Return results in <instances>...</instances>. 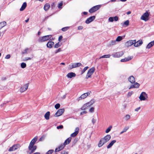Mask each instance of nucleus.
<instances>
[{
    "mask_svg": "<svg viewBox=\"0 0 154 154\" xmlns=\"http://www.w3.org/2000/svg\"><path fill=\"white\" fill-rule=\"evenodd\" d=\"M111 136L110 135L107 134L100 139L98 144V146L100 147L104 144L108 142L110 140Z\"/></svg>",
    "mask_w": 154,
    "mask_h": 154,
    "instance_id": "nucleus-1",
    "label": "nucleus"
},
{
    "mask_svg": "<svg viewBox=\"0 0 154 154\" xmlns=\"http://www.w3.org/2000/svg\"><path fill=\"white\" fill-rule=\"evenodd\" d=\"M95 71V69L94 67L90 69L87 73L85 78L88 79V78H91V75L93 74Z\"/></svg>",
    "mask_w": 154,
    "mask_h": 154,
    "instance_id": "nucleus-2",
    "label": "nucleus"
},
{
    "mask_svg": "<svg viewBox=\"0 0 154 154\" xmlns=\"http://www.w3.org/2000/svg\"><path fill=\"white\" fill-rule=\"evenodd\" d=\"M51 37V35L44 36L39 38L38 39V42H42L49 40Z\"/></svg>",
    "mask_w": 154,
    "mask_h": 154,
    "instance_id": "nucleus-3",
    "label": "nucleus"
},
{
    "mask_svg": "<svg viewBox=\"0 0 154 154\" xmlns=\"http://www.w3.org/2000/svg\"><path fill=\"white\" fill-rule=\"evenodd\" d=\"M147 94L144 92H142L140 94L139 98L141 101H144L148 98Z\"/></svg>",
    "mask_w": 154,
    "mask_h": 154,
    "instance_id": "nucleus-4",
    "label": "nucleus"
},
{
    "mask_svg": "<svg viewBox=\"0 0 154 154\" xmlns=\"http://www.w3.org/2000/svg\"><path fill=\"white\" fill-rule=\"evenodd\" d=\"M149 16V13L147 11H146L141 16L140 19L145 21H146L149 20L148 17Z\"/></svg>",
    "mask_w": 154,
    "mask_h": 154,
    "instance_id": "nucleus-5",
    "label": "nucleus"
},
{
    "mask_svg": "<svg viewBox=\"0 0 154 154\" xmlns=\"http://www.w3.org/2000/svg\"><path fill=\"white\" fill-rule=\"evenodd\" d=\"M124 54L123 51H120L114 53L112 56L114 57H122Z\"/></svg>",
    "mask_w": 154,
    "mask_h": 154,
    "instance_id": "nucleus-6",
    "label": "nucleus"
},
{
    "mask_svg": "<svg viewBox=\"0 0 154 154\" xmlns=\"http://www.w3.org/2000/svg\"><path fill=\"white\" fill-rule=\"evenodd\" d=\"M82 65V64L80 63H73L69 66V69H71L73 68H76Z\"/></svg>",
    "mask_w": 154,
    "mask_h": 154,
    "instance_id": "nucleus-7",
    "label": "nucleus"
},
{
    "mask_svg": "<svg viewBox=\"0 0 154 154\" xmlns=\"http://www.w3.org/2000/svg\"><path fill=\"white\" fill-rule=\"evenodd\" d=\"M101 5H97L94 6L89 10L90 13H92L98 10L101 7Z\"/></svg>",
    "mask_w": 154,
    "mask_h": 154,
    "instance_id": "nucleus-8",
    "label": "nucleus"
},
{
    "mask_svg": "<svg viewBox=\"0 0 154 154\" xmlns=\"http://www.w3.org/2000/svg\"><path fill=\"white\" fill-rule=\"evenodd\" d=\"M136 41V40H129L125 43V45L127 47H130L134 44Z\"/></svg>",
    "mask_w": 154,
    "mask_h": 154,
    "instance_id": "nucleus-9",
    "label": "nucleus"
},
{
    "mask_svg": "<svg viewBox=\"0 0 154 154\" xmlns=\"http://www.w3.org/2000/svg\"><path fill=\"white\" fill-rule=\"evenodd\" d=\"M64 110H65L64 109H58L55 114L54 116L55 117H58L61 115L64 112Z\"/></svg>",
    "mask_w": 154,
    "mask_h": 154,
    "instance_id": "nucleus-10",
    "label": "nucleus"
},
{
    "mask_svg": "<svg viewBox=\"0 0 154 154\" xmlns=\"http://www.w3.org/2000/svg\"><path fill=\"white\" fill-rule=\"evenodd\" d=\"M20 147V144H17L16 145H14L12 147H10L9 149V151H14L18 148H19Z\"/></svg>",
    "mask_w": 154,
    "mask_h": 154,
    "instance_id": "nucleus-11",
    "label": "nucleus"
},
{
    "mask_svg": "<svg viewBox=\"0 0 154 154\" xmlns=\"http://www.w3.org/2000/svg\"><path fill=\"white\" fill-rule=\"evenodd\" d=\"M89 94L90 93L88 92L84 93L78 98V100L79 101L84 99L86 98Z\"/></svg>",
    "mask_w": 154,
    "mask_h": 154,
    "instance_id": "nucleus-12",
    "label": "nucleus"
},
{
    "mask_svg": "<svg viewBox=\"0 0 154 154\" xmlns=\"http://www.w3.org/2000/svg\"><path fill=\"white\" fill-rule=\"evenodd\" d=\"M37 137L36 136L33 139H32L29 144L28 147L29 149L31 147V146H34L35 143L36 142L37 140Z\"/></svg>",
    "mask_w": 154,
    "mask_h": 154,
    "instance_id": "nucleus-13",
    "label": "nucleus"
},
{
    "mask_svg": "<svg viewBox=\"0 0 154 154\" xmlns=\"http://www.w3.org/2000/svg\"><path fill=\"white\" fill-rule=\"evenodd\" d=\"M28 84H26L22 86L20 89V91L21 92H23L26 91L28 88Z\"/></svg>",
    "mask_w": 154,
    "mask_h": 154,
    "instance_id": "nucleus-14",
    "label": "nucleus"
},
{
    "mask_svg": "<svg viewBox=\"0 0 154 154\" xmlns=\"http://www.w3.org/2000/svg\"><path fill=\"white\" fill-rule=\"evenodd\" d=\"M95 18V17L93 16L88 18L85 21V23L87 24H88L93 21Z\"/></svg>",
    "mask_w": 154,
    "mask_h": 154,
    "instance_id": "nucleus-15",
    "label": "nucleus"
},
{
    "mask_svg": "<svg viewBox=\"0 0 154 154\" xmlns=\"http://www.w3.org/2000/svg\"><path fill=\"white\" fill-rule=\"evenodd\" d=\"M79 130V128L78 127H76L75 128V131L70 136L72 137H75L78 134Z\"/></svg>",
    "mask_w": 154,
    "mask_h": 154,
    "instance_id": "nucleus-16",
    "label": "nucleus"
},
{
    "mask_svg": "<svg viewBox=\"0 0 154 154\" xmlns=\"http://www.w3.org/2000/svg\"><path fill=\"white\" fill-rule=\"evenodd\" d=\"M133 58V57L132 56H128L127 57H125V58L122 59L121 60V62H124L128 61L130 60H131Z\"/></svg>",
    "mask_w": 154,
    "mask_h": 154,
    "instance_id": "nucleus-17",
    "label": "nucleus"
},
{
    "mask_svg": "<svg viewBox=\"0 0 154 154\" xmlns=\"http://www.w3.org/2000/svg\"><path fill=\"white\" fill-rule=\"evenodd\" d=\"M140 85L139 83L136 82L134 84L131 85L129 88V89H131L133 88H139Z\"/></svg>",
    "mask_w": 154,
    "mask_h": 154,
    "instance_id": "nucleus-18",
    "label": "nucleus"
},
{
    "mask_svg": "<svg viewBox=\"0 0 154 154\" xmlns=\"http://www.w3.org/2000/svg\"><path fill=\"white\" fill-rule=\"evenodd\" d=\"M65 145L63 144H61L55 150V152H59L63 149Z\"/></svg>",
    "mask_w": 154,
    "mask_h": 154,
    "instance_id": "nucleus-19",
    "label": "nucleus"
},
{
    "mask_svg": "<svg viewBox=\"0 0 154 154\" xmlns=\"http://www.w3.org/2000/svg\"><path fill=\"white\" fill-rule=\"evenodd\" d=\"M143 44V42L142 40H140L137 42L136 41L134 43V46L135 47H137L140 46Z\"/></svg>",
    "mask_w": 154,
    "mask_h": 154,
    "instance_id": "nucleus-20",
    "label": "nucleus"
},
{
    "mask_svg": "<svg viewBox=\"0 0 154 154\" xmlns=\"http://www.w3.org/2000/svg\"><path fill=\"white\" fill-rule=\"evenodd\" d=\"M76 76V74L75 73L73 72H69L67 74L66 76L68 78H71L73 77Z\"/></svg>",
    "mask_w": 154,
    "mask_h": 154,
    "instance_id": "nucleus-21",
    "label": "nucleus"
},
{
    "mask_svg": "<svg viewBox=\"0 0 154 154\" xmlns=\"http://www.w3.org/2000/svg\"><path fill=\"white\" fill-rule=\"evenodd\" d=\"M128 80L131 83L133 84L135 82V79L134 77L133 76H130L128 78Z\"/></svg>",
    "mask_w": 154,
    "mask_h": 154,
    "instance_id": "nucleus-22",
    "label": "nucleus"
},
{
    "mask_svg": "<svg viewBox=\"0 0 154 154\" xmlns=\"http://www.w3.org/2000/svg\"><path fill=\"white\" fill-rule=\"evenodd\" d=\"M90 106L89 105V104L88 103H87L85 104H84L83 106L81 108V109L82 110H85L86 109H87Z\"/></svg>",
    "mask_w": 154,
    "mask_h": 154,
    "instance_id": "nucleus-23",
    "label": "nucleus"
},
{
    "mask_svg": "<svg viewBox=\"0 0 154 154\" xmlns=\"http://www.w3.org/2000/svg\"><path fill=\"white\" fill-rule=\"evenodd\" d=\"M54 45V43L52 41H49L46 44V46L48 48H51L53 45Z\"/></svg>",
    "mask_w": 154,
    "mask_h": 154,
    "instance_id": "nucleus-24",
    "label": "nucleus"
},
{
    "mask_svg": "<svg viewBox=\"0 0 154 154\" xmlns=\"http://www.w3.org/2000/svg\"><path fill=\"white\" fill-rule=\"evenodd\" d=\"M36 146H31V147L29 149L30 151V152H29V153L31 154L34 152L36 149Z\"/></svg>",
    "mask_w": 154,
    "mask_h": 154,
    "instance_id": "nucleus-25",
    "label": "nucleus"
},
{
    "mask_svg": "<svg viewBox=\"0 0 154 154\" xmlns=\"http://www.w3.org/2000/svg\"><path fill=\"white\" fill-rule=\"evenodd\" d=\"M116 140H114L111 141L110 143L108 144V145L107 146V148L109 149L111 148L113 145L116 143Z\"/></svg>",
    "mask_w": 154,
    "mask_h": 154,
    "instance_id": "nucleus-26",
    "label": "nucleus"
},
{
    "mask_svg": "<svg viewBox=\"0 0 154 154\" xmlns=\"http://www.w3.org/2000/svg\"><path fill=\"white\" fill-rule=\"evenodd\" d=\"M27 6V4L26 3V2H24L23 3V4L22 5L20 9V11H23L26 8Z\"/></svg>",
    "mask_w": 154,
    "mask_h": 154,
    "instance_id": "nucleus-27",
    "label": "nucleus"
},
{
    "mask_svg": "<svg viewBox=\"0 0 154 154\" xmlns=\"http://www.w3.org/2000/svg\"><path fill=\"white\" fill-rule=\"evenodd\" d=\"M71 137L68 138L65 141L63 144L65 146L69 144L71 142Z\"/></svg>",
    "mask_w": 154,
    "mask_h": 154,
    "instance_id": "nucleus-28",
    "label": "nucleus"
},
{
    "mask_svg": "<svg viewBox=\"0 0 154 154\" xmlns=\"http://www.w3.org/2000/svg\"><path fill=\"white\" fill-rule=\"evenodd\" d=\"M129 21L128 20L125 21L123 23H121V25L123 27H126L128 26L129 25Z\"/></svg>",
    "mask_w": 154,
    "mask_h": 154,
    "instance_id": "nucleus-29",
    "label": "nucleus"
},
{
    "mask_svg": "<svg viewBox=\"0 0 154 154\" xmlns=\"http://www.w3.org/2000/svg\"><path fill=\"white\" fill-rule=\"evenodd\" d=\"M154 45V40L149 43L146 47L147 48L149 49Z\"/></svg>",
    "mask_w": 154,
    "mask_h": 154,
    "instance_id": "nucleus-30",
    "label": "nucleus"
},
{
    "mask_svg": "<svg viewBox=\"0 0 154 154\" xmlns=\"http://www.w3.org/2000/svg\"><path fill=\"white\" fill-rule=\"evenodd\" d=\"M50 115V112L49 111L47 112L45 115L44 117L46 120H48L49 119V116Z\"/></svg>",
    "mask_w": 154,
    "mask_h": 154,
    "instance_id": "nucleus-31",
    "label": "nucleus"
},
{
    "mask_svg": "<svg viewBox=\"0 0 154 154\" xmlns=\"http://www.w3.org/2000/svg\"><path fill=\"white\" fill-rule=\"evenodd\" d=\"M50 5L49 4L47 3L44 6V8L45 11H47L49 8Z\"/></svg>",
    "mask_w": 154,
    "mask_h": 154,
    "instance_id": "nucleus-32",
    "label": "nucleus"
},
{
    "mask_svg": "<svg viewBox=\"0 0 154 154\" xmlns=\"http://www.w3.org/2000/svg\"><path fill=\"white\" fill-rule=\"evenodd\" d=\"M6 24V22L4 21L0 23V29L2 27L5 26Z\"/></svg>",
    "mask_w": 154,
    "mask_h": 154,
    "instance_id": "nucleus-33",
    "label": "nucleus"
},
{
    "mask_svg": "<svg viewBox=\"0 0 154 154\" xmlns=\"http://www.w3.org/2000/svg\"><path fill=\"white\" fill-rule=\"evenodd\" d=\"M116 42L115 40H112L109 43V45H116Z\"/></svg>",
    "mask_w": 154,
    "mask_h": 154,
    "instance_id": "nucleus-34",
    "label": "nucleus"
},
{
    "mask_svg": "<svg viewBox=\"0 0 154 154\" xmlns=\"http://www.w3.org/2000/svg\"><path fill=\"white\" fill-rule=\"evenodd\" d=\"M111 55L110 54L105 55L102 56L100 57V59L101 58H109L110 57Z\"/></svg>",
    "mask_w": 154,
    "mask_h": 154,
    "instance_id": "nucleus-35",
    "label": "nucleus"
},
{
    "mask_svg": "<svg viewBox=\"0 0 154 154\" xmlns=\"http://www.w3.org/2000/svg\"><path fill=\"white\" fill-rule=\"evenodd\" d=\"M123 39V38L121 36H118L116 38V41L117 42H119Z\"/></svg>",
    "mask_w": 154,
    "mask_h": 154,
    "instance_id": "nucleus-36",
    "label": "nucleus"
},
{
    "mask_svg": "<svg viewBox=\"0 0 154 154\" xmlns=\"http://www.w3.org/2000/svg\"><path fill=\"white\" fill-rule=\"evenodd\" d=\"M112 126H110L109 127L107 128L105 132L106 133H108L111 130V129H112Z\"/></svg>",
    "mask_w": 154,
    "mask_h": 154,
    "instance_id": "nucleus-37",
    "label": "nucleus"
},
{
    "mask_svg": "<svg viewBox=\"0 0 154 154\" xmlns=\"http://www.w3.org/2000/svg\"><path fill=\"white\" fill-rule=\"evenodd\" d=\"M95 102V100L93 99L91 100L89 102H88L90 106L93 104Z\"/></svg>",
    "mask_w": 154,
    "mask_h": 154,
    "instance_id": "nucleus-38",
    "label": "nucleus"
},
{
    "mask_svg": "<svg viewBox=\"0 0 154 154\" xmlns=\"http://www.w3.org/2000/svg\"><path fill=\"white\" fill-rule=\"evenodd\" d=\"M131 116L129 115H126L125 117V119L126 120H128L130 119Z\"/></svg>",
    "mask_w": 154,
    "mask_h": 154,
    "instance_id": "nucleus-39",
    "label": "nucleus"
},
{
    "mask_svg": "<svg viewBox=\"0 0 154 154\" xmlns=\"http://www.w3.org/2000/svg\"><path fill=\"white\" fill-rule=\"evenodd\" d=\"M21 66L22 68H24L26 66V64L24 63H22L21 64Z\"/></svg>",
    "mask_w": 154,
    "mask_h": 154,
    "instance_id": "nucleus-40",
    "label": "nucleus"
},
{
    "mask_svg": "<svg viewBox=\"0 0 154 154\" xmlns=\"http://www.w3.org/2000/svg\"><path fill=\"white\" fill-rule=\"evenodd\" d=\"M61 45L60 44L59 42H58L55 44L54 47L55 48H57L59 47Z\"/></svg>",
    "mask_w": 154,
    "mask_h": 154,
    "instance_id": "nucleus-41",
    "label": "nucleus"
},
{
    "mask_svg": "<svg viewBox=\"0 0 154 154\" xmlns=\"http://www.w3.org/2000/svg\"><path fill=\"white\" fill-rule=\"evenodd\" d=\"M60 107V105L59 103H57L56 104L55 106L54 107L56 109H59Z\"/></svg>",
    "mask_w": 154,
    "mask_h": 154,
    "instance_id": "nucleus-42",
    "label": "nucleus"
},
{
    "mask_svg": "<svg viewBox=\"0 0 154 154\" xmlns=\"http://www.w3.org/2000/svg\"><path fill=\"white\" fill-rule=\"evenodd\" d=\"M94 108L93 107H91L89 109V112L91 113L93 112L94 111Z\"/></svg>",
    "mask_w": 154,
    "mask_h": 154,
    "instance_id": "nucleus-43",
    "label": "nucleus"
},
{
    "mask_svg": "<svg viewBox=\"0 0 154 154\" xmlns=\"http://www.w3.org/2000/svg\"><path fill=\"white\" fill-rule=\"evenodd\" d=\"M69 29V27H66L63 28L61 30L62 31L65 32V31H66Z\"/></svg>",
    "mask_w": 154,
    "mask_h": 154,
    "instance_id": "nucleus-44",
    "label": "nucleus"
},
{
    "mask_svg": "<svg viewBox=\"0 0 154 154\" xmlns=\"http://www.w3.org/2000/svg\"><path fill=\"white\" fill-rule=\"evenodd\" d=\"M54 152V150L53 149H51L49 150L46 154H52Z\"/></svg>",
    "mask_w": 154,
    "mask_h": 154,
    "instance_id": "nucleus-45",
    "label": "nucleus"
},
{
    "mask_svg": "<svg viewBox=\"0 0 154 154\" xmlns=\"http://www.w3.org/2000/svg\"><path fill=\"white\" fill-rule=\"evenodd\" d=\"M29 50V48H26L23 52V54H26L27 53V52Z\"/></svg>",
    "mask_w": 154,
    "mask_h": 154,
    "instance_id": "nucleus-46",
    "label": "nucleus"
},
{
    "mask_svg": "<svg viewBox=\"0 0 154 154\" xmlns=\"http://www.w3.org/2000/svg\"><path fill=\"white\" fill-rule=\"evenodd\" d=\"M88 68V66H86L85 67L82 72V73H83Z\"/></svg>",
    "mask_w": 154,
    "mask_h": 154,
    "instance_id": "nucleus-47",
    "label": "nucleus"
},
{
    "mask_svg": "<svg viewBox=\"0 0 154 154\" xmlns=\"http://www.w3.org/2000/svg\"><path fill=\"white\" fill-rule=\"evenodd\" d=\"M45 137V135L42 136L39 139V141H43L44 140Z\"/></svg>",
    "mask_w": 154,
    "mask_h": 154,
    "instance_id": "nucleus-48",
    "label": "nucleus"
},
{
    "mask_svg": "<svg viewBox=\"0 0 154 154\" xmlns=\"http://www.w3.org/2000/svg\"><path fill=\"white\" fill-rule=\"evenodd\" d=\"M133 94V91H130L128 92V94H127V96L128 97H130L132 94Z\"/></svg>",
    "mask_w": 154,
    "mask_h": 154,
    "instance_id": "nucleus-49",
    "label": "nucleus"
},
{
    "mask_svg": "<svg viewBox=\"0 0 154 154\" xmlns=\"http://www.w3.org/2000/svg\"><path fill=\"white\" fill-rule=\"evenodd\" d=\"M62 5L63 3L62 2H61L58 4V7L59 8H62Z\"/></svg>",
    "mask_w": 154,
    "mask_h": 154,
    "instance_id": "nucleus-50",
    "label": "nucleus"
},
{
    "mask_svg": "<svg viewBox=\"0 0 154 154\" xmlns=\"http://www.w3.org/2000/svg\"><path fill=\"white\" fill-rule=\"evenodd\" d=\"M128 128H124L123 130L120 132V134H122V133H123L125 132L128 130Z\"/></svg>",
    "mask_w": 154,
    "mask_h": 154,
    "instance_id": "nucleus-51",
    "label": "nucleus"
},
{
    "mask_svg": "<svg viewBox=\"0 0 154 154\" xmlns=\"http://www.w3.org/2000/svg\"><path fill=\"white\" fill-rule=\"evenodd\" d=\"M109 20L111 22H113L114 20L113 17H110L109 18Z\"/></svg>",
    "mask_w": 154,
    "mask_h": 154,
    "instance_id": "nucleus-52",
    "label": "nucleus"
},
{
    "mask_svg": "<svg viewBox=\"0 0 154 154\" xmlns=\"http://www.w3.org/2000/svg\"><path fill=\"white\" fill-rule=\"evenodd\" d=\"M63 128V126L62 125H60L57 126V129H62Z\"/></svg>",
    "mask_w": 154,
    "mask_h": 154,
    "instance_id": "nucleus-53",
    "label": "nucleus"
},
{
    "mask_svg": "<svg viewBox=\"0 0 154 154\" xmlns=\"http://www.w3.org/2000/svg\"><path fill=\"white\" fill-rule=\"evenodd\" d=\"M61 51H61V49L60 48H59L58 50H56L55 51V53L57 54V53L60 52Z\"/></svg>",
    "mask_w": 154,
    "mask_h": 154,
    "instance_id": "nucleus-54",
    "label": "nucleus"
},
{
    "mask_svg": "<svg viewBox=\"0 0 154 154\" xmlns=\"http://www.w3.org/2000/svg\"><path fill=\"white\" fill-rule=\"evenodd\" d=\"M114 18V20L115 21H117L118 20L119 18L117 16H115Z\"/></svg>",
    "mask_w": 154,
    "mask_h": 154,
    "instance_id": "nucleus-55",
    "label": "nucleus"
},
{
    "mask_svg": "<svg viewBox=\"0 0 154 154\" xmlns=\"http://www.w3.org/2000/svg\"><path fill=\"white\" fill-rule=\"evenodd\" d=\"M10 57L11 56L10 54H8L6 56L5 58L6 59H9L10 58Z\"/></svg>",
    "mask_w": 154,
    "mask_h": 154,
    "instance_id": "nucleus-56",
    "label": "nucleus"
},
{
    "mask_svg": "<svg viewBox=\"0 0 154 154\" xmlns=\"http://www.w3.org/2000/svg\"><path fill=\"white\" fill-rule=\"evenodd\" d=\"M87 113V112L86 111H84L83 112H82L80 113V115H82L84 114H85Z\"/></svg>",
    "mask_w": 154,
    "mask_h": 154,
    "instance_id": "nucleus-57",
    "label": "nucleus"
},
{
    "mask_svg": "<svg viewBox=\"0 0 154 154\" xmlns=\"http://www.w3.org/2000/svg\"><path fill=\"white\" fill-rule=\"evenodd\" d=\"M63 38V36L62 35L60 36L58 38V41H60Z\"/></svg>",
    "mask_w": 154,
    "mask_h": 154,
    "instance_id": "nucleus-58",
    "label": "nucleus"
},
{
    "mask_svg": "<svg viewBox=\"0 0 154 154\" xmlns=\"http://www.w3.org/2000/svg\"><path fill=\"white\" fill-rule=\"evenodd\" d=\"M140 109V107H138V108H136L135 109V111L138 112L139 111V110Z\"/></svg>",
    "mask_w": 154,
    "mask_h": 154,
    "instance_id": "nucleus-59",
    "label": "nucleus"
},
{
    "mask_svg": "<svg viewBox=\"0 0 154 154\" xmlns=\"http://www.w3.org/2000/svg\"><path fill=\"white\" fill-rule=\"evenodd\" d=\"M61 154H68V153L67 152L63 151L61 152Z\"/></svg>",
    "mask_w": 154,
    "mask_h": 154,
    "instance_id": "nucleus-60",
    "label": "nucleus"
},
{
    "mask_svg": "<svg viewBox=\"0 0 154 154\" xmlns=\"http://www.w3.org/2000/svg\"><path fill=\"white\" fill-rule=\"evenodd\" d=\"M83 28V27L82 26H79L78 27V30H81V29H82Z\"/></svg>",
    "mask_w": 154,
    "mask_h": 154,
    "instance_id": "nucleus-61",
    "label": "nucleus"
},
{
    "mask_svg": "<svg viewBox=\"0 0 154 154\" xmlns=\"http://www.w3.org/2000/svg\"><path fill=\"white\" fill-rule=\"evenodd\" d=\"M92 122L93 123V124H94L95 122L96 121V120L95 119H92Z\"/></svg>",
    "mask_w": 154,
    "mask_h": 154,
    "instance_id": "nucleus-62",
    "label": "nucleus"
},
{
    "mask_svg": "<svg viewBox=\"0 0 154 154\" xmlns=\"http://www.w3.org/2000/svg\"><path fill=\"white\" fill-rule=\"evenodd\" d=\"M31 60V58L30 57H27L26 58V60Z\"/></svg>",
    "mask_w": 154,
    "mask_h": 154,
    "instance_id": "nucleus-63",
    "label": "nucleus"
},
{
    "mask_svg": "<svg viewBox=\"0 0 154 154\" xmlns=\"http://www.w3.org/2000/svg\"><path fill=\"white\" fill-rule=\"evenodd\" d=\"M29 18H28L25 21V22H26V23H27V22H28V21H29Z\"/></svg>",
    "mask_w": 154,
    "mask_h": 154,
    "instance_id": "nucleus-64",
    "label": "nucleus"
}]
</instances>
